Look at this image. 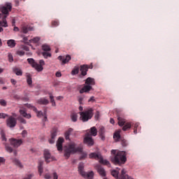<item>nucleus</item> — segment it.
Listing matches in <instances>:
<instances>
[{
  "instance_id": "nucleus-29",
  "label": "nucleus",
  "mask_w": 179,
  "mask_h": 179,
  "mask_svg": "<svg viewBox=\"0 0 179 179\" xmlns=\"http://www.w3.org/2000/svg\"><path fill=\"white\" fill-rule=\"evenodd\" d=\"M34 111L36 113V115L38 118L44 117V113H43V111L37 110V108H34Z\"/></svg>"
},
{
  "instance_id": "nucleus-10",
  "label": "nucleus",
  "mask_w": 179,
  "mask_h": 179,
  "mask_svg": "<svg viewBox=\"0 0 179 179\" xmlns=\"http://www.w3.org/2000/svg\"><path fill=\"white\" fill-rule=\"evenodd\" d=\"M83 142L85 145H87V146H93V145H94V140H93L90 133L85 134Z\"/></svg>"
},
{
  "instance_id": "nucleus-19",
  "label": "nucleus",
  "mask_w": 179,
  "mask_h": 179,
  "mask_svg": "<svg viewBox=\"0 0 179 179\" xmlns=\"http://www.w3.org/2000/svg\"><path fill=\"white\" fill-rule=\"evenodd\" d=\"M93 87L90 85H85L83 86V87L80 90V94H83V93H89L90 90H92Z\"/></svg>"
},
{
  "instance_id": "nucleus-34",
  "label": "nucleus",
  "mask_w": 179,
  "mask_h": 179,
  "mask_svg": "<svg viewBox=\"0 0 179 179\" xmlns=\"http://www.w3.org/2000/svg\"><path fill=\"white\" fill-rule=\"evenodd\" d=\"M139 129V123L136 122L134 125V134L136 135L138 134V130Z\"/></svg>"
},
{
  "instance_id": "nucleus-8",
  "label": "nucleus",
  "mask_w": 179,
  "mask_h": 179,
  "mask_svg": "<svg viewBox=\"0 0 179 179\" xmlns=\"http://www.w3.org/2000/svg\"><path fill=\"white\" fill-rule=\"evenodd\" d=\"M79 114L80 115V120L83 121V122H87L88 120H92V117H93V113H92V110L80 112Z\"/></svg>"
},
{
  "instance_id": "nucleus-25",
  "label": "nucleus",
  "mask_w": 179,
  "mask_h": 179,
  "mask_svg": "<svg viewBox=\"0 0 179 179\" xmlns=\"http://www.w3.org/2000/svg\"><path fill=\"white\" fill-rule=\"evenodd\" d=\"M14 73H15V75H17V76H22V75H23V71H22V69L17 68V67H15L13 69Z\"/></svg>"
},
{
  "instance_id": "nucleus-53",
  "label": "nucleus",
  "mask_w": 179,
  "mask_h": 179,
  "mask_svg": "<svg viewBox=\"0 0 179 179\" xmlns=\"http://www.w3.org/2000/svg\"><path fill=\"white\" fill-rule=\"evenodd\" d=\"M1 139L4 142H6V137L5 136V134L4 133H1Z\"/></svg>"
},
{
  "instance_id": "nucleus-54",
  "label": "nucleus",
  "mask_w": 179,
  "mask_h": 179,
  "mask_svg": "<svg viewBox=\"0 0 179 179\" xmlns=\"http://www.w3.org/2000/svg\"><path fill=\"white\" fill-rule=\"evenodd\" d=\"M50 102L51 103H55V100L54 99V96H52V94H50Z\"/></svg>"
},
{
  "instance_id": "nucleus-23",
  "label": "nucleus",
  "mask_w": 179,
  "mask_h": 179,
  "mask_svg": "<svg viewBox=\"0 0 179 179\" xmlns=\"http://www.w3.org/2000/svg\"><path fill=\"white\" fill-rule=\"evenodd\" d=\"M4 145H5L6 150L7 152H8V153H12V152H13L14 156H17V151L13 150V148H12V147H10V145H9L7 144V143H5Z\"/></svg>"
},
{
  "instance_id": "nucleus-18",
  "label": "nucleus",
  "mask_w": 179,
  "mask_h": 179,
  "mask_svg": "<svg viewBox=\"0 0 179 179\" xmlns=\"http://www.w3.org/2000/svg\"><path fill=\"white\" fill-rule=\"evenodd\" d=\"M64 143V138L59 137L57 142L56 146L59 152H62V144Z\"/></svg>"
},
{
  "instance_id": "nucleus-55",
  "label": "nucleus",
  "mask_w": 179,
  "mask_h": 179,
  "mask_svg": "<svg viewBox=\"0 0 179 179\" xmlns=\"http://www.w3.org/2000/svg\"><path fill=\"white\" fill-rule=\"evenodd\" d=\"M8 117V115L5 113H0V118H6Z\"/></svg>"
},
{
  "instance_id": "nucleus-58",
  "label": "nucleus",
  "mask_w": 179,
  "mask_h": 179,
  "mask_svg": "<svg viewBox=\"0 0 179 179\" xmlns=\"http://www.w3.org/2000/svg\"><path fill=\"white\" fill-rule=\"evenodd\" d=\"M52 177L53 179H58V175L57 174V173H53Z\"/></svg>"
},
{
  "instance_id": "nucleus-60",
  "label": "nucleus",
  "mask_w": 179,
  "mask_h": 179,
  "mask_svg": "<svg viewBox=\"0 0 179 179\" xmlns=\"http://www.w3.org/2000/svg\"><path fill=\"white\" fill-rule=\"evenodd\" d=\"M44 178L50 179V178H51V176H50V174L47 173L45 175Z\"/></svg>"
},
{
  "instance_id": "nucleus-57",
  "label": "nucleus",
  "mask_w": 179,
  "mask_h": 179,
  "mask_svg": "<svg viewBox=\"0 0 179 179\" xmlns=\"http://www.w3.org/2000/svg\"><path fill=\"white\" fill-rule=\"evenodd\" d=\"M10 82H11L12 85H13L14 86H15V85H16V83H17V81H16L15 79H13V78H12V79L10 80Z\"/></svg>"
},
{
  "instance_id": "nucleus-48",
  "label": "nucleus",
  "mask_w": 179,
  "mask_h": 179,
  "mask_svg": "<svg viewBox=\"0 0 179 179\" xmlns=\"http://www.w3.org/2000/svg\"><path fill=\"white\" fill-rule=\"evenodd\" d=\"M0 104L1 106H3V107L6 106V101H5L4 99L0 100Z\"/></svg>"
},
{
  "instance_id": "nucleus-21",
  "label": "nucleus",
  "mask_w": 179,
  "mask_h": 179,
  "mask_svg": "<svg viewBox=\"0 0 179 179\" xmlns=\"http://www.w3.org/2000/svg\"><path fill=\"white\" fill-rule=\"evenodd\" d=\"M96 170L99 174L101 176V177H106V170H104V168H102L101 165L96 166Z\"/></svg>"
},
{
  "instance_id": "nucleus-63",
  "label": "nucleus",
  "mask_w": 179,
  "mask_h": 179,
  "mask_svg": "<svg viewBox=\"0 0 179 179\" xmlns=\"http://www.w3.org/2000/svg\"><path fill=\"white\" fill-rule=\"evenodd\" d=\"M110 124H114L115 123L114 119L110 118Z\"/></svg>"
},
{
  "instance_id": "nucleus-35",
  "label": "nucleus",
  "mask_w": 179,
  "mask_h": 179,
  "mask_svg": "<svg viewBox=\"0 0 179 179\" xmlns=\"http://www.w3.org/2000/svg\"><path fill=\"white\" fill-rule=\"evenodd\" d=\"M42 50L45 52L51 51V48H50V45L47 44H44L42 45Z\"/></svg>"
},
{
  "instance_id": "nucleus-36",
  "label": "nucleus",
  "mask_w": 179,
  "mask_h": 179,
  "mask_svg": "<svg viewBox=\"0 0 179 179\" xmlns=\"http://www.w3.org/2000/svg\"><path fill=\"white\" fill-rule=\"evenodd\" d=\"M121 130H117V131L115 132L113 135V138H116L117 139H120L121 138Z\"/></svg>"
},
{
  "instance_id": "nucleus-28",
  "label": "nucleus",
  "mask_w": 179,
  "mask_h": 179,
  "mask_svg": "<svg viewBox=\"0 0 179 179\" xmlns=\"http://www.w3.org/2000/svg\"><path fill=\"white\" fill-rule=\"evenodd\" d=\"M7 45H8V47H10V48H14V47L16 46V43L15 42V40L10 39V40H8V41H7Z\"/></svg>"
},
{
  "instance_id": "nucleus-31",
  "label": "nucleus",
  "mask_w": 179,
  "mask_h": 179,
  "mask_svg": "<svg viewBox=\"0 0 179 179\" xmlns=\"http://www.w3.org/2000/svg\"><path fill=\"white\" fill-rule=\"evenodd\" d=\"M13 163H14V164H15V166L20 167V169H22L23 167V165H22V163H20V161H19V159H17L16 158L13 159Z\"/></svg>"
},
{
  "instance_id": "nucleus-40",
  "label": "nucleus",
  "mask_w": 179,
  "mask_h": 179,
  "mask_svg": "<svg viewBox=\"0 0 179 179\" xmlns=\"http://www.w3.org/2000/svg\"><path fill=\"white\" fill-rule=\"evenodd\" d=\"M17 120L21 124H27V122L26 121V119H24L20 116L17 117Z\"/></svg>"
},
{
  "instance_id": "nucleus-46",
  "label": "nucleus",
  "mask_w": 179,
  "mask_h": 179,
  "mask_svg": "<svg viewBox=\"0 0 179 179\" xmlns=\"http://www.w3.org/2000/svg\"><path fill=\"white\" fill-rule=\"evenodd\" d=\"M17 55H20V57H23V55H24V51L18 50V51H17Z\"/></svg>"
},
{
  "instance_id": "nucleus-22",
  "label": "nucleus",
  "mask_w": 179,
  "mask_h": 179,
  "mask_svg": "<svg viewBox=\"0 0 179 179\" xmlns=\"http://www.w3.org/2000/svg\"><path fill=\"white\" fill-rule=\"evenodd\" d=\"M95 82H94V78H92L90 77H88L86 80H85V85H87V86H91V87L92 86H94L95 85Z\"/></svg>"
},
{
  "instance_id": "nucleus-6",
  "label": "nucleus",
  "mask_w": 179,
  "mask_h": 179,
  "mask_svg": "<svg viewBox=\"0 0 179 179\" xmlns=\"http://www.w3.org/2000/svg\"><path fill=\"white\" fill-rule=\"evenodd\" d=\"M117 124L119 127H123L122 131H128V129H131L132 127V124L131 122H127V120L122 117H117Z\"/></svg>"
},
{
  "instance_id": "nucleus-9",
  "label": "nucleus",
  "mask_w": 179,
  "mask_h": 179,
  "mask_svg": "<svg viewBox=\"0 0 179 179\" xmlns=\"http://www.w3.org/2000/svg\"><path fill=\"white\" fill-rule=\"evenodd\" d=\"M17 124V120L13 116H10L6 120V125L8 128H15Z\"/></svg>"
},
{
  "instance_id": "nucleus-38",
  "label": "nucleus",
  "mask_w": 179,
  "mask_h": 179,
  "mask_svg": "<svg viewBox=\"0 0 179 179\" xmlns=\"http://www.w3.org/2000/svg\"><path fill=\"white\" fill-rule=\"evenodd\" d=\"M27 82L29 86H31V84L33 83V80H31V76H30V75H28L27 76Z\"/></svg>"
},
{
  "instance_id": "nucleus-5",
  "label": "nucleus",
  "mask_w": 179,
  "mask_h": 179,
  "mask_svg": "<svg viewBox=\"0 0 179 179\" xmlns=\"http://www.w3.org/2000/svg\"><path fill=\"white\" fill-rule=\"evenodd\" d=\"M90 159H95V160H99V162L101 164L108 166V167H110L111 165L110 162H108L107 159H103V156H101V153L100 152H92L90 154Z\"/></svg>"
},
{
  "instance_id": "nucleus-47",
  "label": "nucleus",
  "mask_w": 179,
  "mask_h": 179,
  "mask_svg": "<svg viewBox=\"0 0 179 179\" xmlns=\"http://www.w3.org/2000/svg\"><path fill=\"white\" fill-rule=\"evenodd\" d=\"M121 145L123 146V148H125V146L128 145V142H127V140H122Z\"/></svg>"
},
{
  "instance_id": "nucleus-1",
  "label": "nucleus",
  "mask_w": 179,
  "mask_h": 179,
  "mask_svg": "<svg viewBox=\"0 0 179 179\" xmlns=\"http://www.w3.org/2000/svg\"><path fill=\"white\" fill-rule=\"evenodd\" d=\"M0 33L3 31V27H8V21L6 18L9 16V12L12 11V3L7 2L5 5L0 6Z\"/></svg>"
},
{
  "instance_id": "nucleus-49",
  "label": "nucleus",
  "mask_w": 179,
  "mask_h": 179,
  "mask_svg": "<svg viewBox=\"0 0 179 179\" xmlns=\"http://www.w3.org/2000/svg\"><path fill=\"white\" fill-rule=\"evenodd\" d=\"M33 43H38L40 41V37H35L32 39Z\"/></svg>"
},
{
  "instance_id": "nucleus-7",
  "label": "nucleus",
  "mask_w": 179,
  "mask_h": 179,
  "mask_svg": "<svg viewBox=\"0 0 179 179\" xmlns=\"http://www.w3.org/2000/svg\"><path fill=\"white\" fill-rule=\"evenodd\" d=\"M83 169H85V165L83 164V163H80L78 165V171L80 176L84 177V178H90V179L93 178L94 176V173H93V171H90L89 173L85 172L83 171Z\"/></svg>"
},
{
  "instance_id": "nucleus-39",
  "label": "nucleus",
  "mask_w": 179,
  "mask_h": 179,
  "mask_svg": "<svg viewBox=\"0 0 179 179\" xmlns=\"http://www.w3.org/2000/svg\"><path fill=\"white\" fill-rule=\"evenodd\" d=\"M118 174L119 172L117 170H113L111 171V175L115 178H118Z\"/></svg>"
},
{
  "instance_id": "nucleus-15",
  "label": "nucleus",
  "mask_w": 179,
  "mask_h": 179,
  "mask_svg": "<svg viewBox=\"0 0 179 179\" xmlns=\"http://www.w3.org/2000/svg\"><path fill=\"white\" fill-rule=\"evenodd\" d=\"M43 155L46 163H50V162H52V158L51 157V153L50 152V150H44Z\"/></svg>"
},
{
  "instance_id": "nucleus-14",
  "label": "nucleus",
  "mask_w": 179,
  "mask_h": 179,
  "mask_svg": "<svg viewBox=\"0 0 179 179\" xmlns=\"http://www.w3.org/2000/svg\"><path fill=\"white\" fill-rule=\"evenodd\" d=\"M57 59L62 61V65H65V64H68L71 61V55H67L66 56H59Z\"/></svg>"
},
{
  "instance_id": "nucleus-59",
  "label": "nucleus",
  "mask_w": 179,
  "mask_h": 179,
  "mask_svg": "<svg viewBox=\"0 0 179 179\" xmlns=\"http://www.w3.org/2000/svg\"><path fill=\"white\" fill-rule=\"evenodd\" d=\"M22 134L23 138H24V136H26V135H27V131L23 130Z\"/></svg>"
},
{
  "instance_id": "nucleus-16",
  "label": "nucleus",
  "mask_w": 179,
  "mask_h": 179,
  "mask_svg": "<svg viewBox=\"0 0 179 179\" xmlns=\"http://www.w3.org/2000/svg\"><path fill=\"white\" fill-rule=\"evenodd\" d=\"M58 133V130L57 129H53L51 132V139H49V143H55V137L57 136V134Z\"/></svg>"
},
{
  "instance_id": "nucleus-52",
  "label": "nucleus",
  "mask_w": 179,
  "mask_h": 179,
  "mask_svg": "<svg viewBox=\"0 0 179 179\" xmlns=\"http://www.w3.org/2000/svg\"><path fill=\"white\" fill-rule=\"evenodd\" d=\"M83 99H85V97H83V96H79V97H78V103H79L80 104H82V103H83Z\"/></svg>"
},
{
  "instance_id": "nucleus-41",
  "label": "nucleus",
  "mask_w": 179,
  "mask_h": 179,
  "mask_svg": "<svg viewBox=\"0 0 179 179\" xmlns=\"http://www.w3.org/2000/svg\"><path fill=\"white\" fill-rule=\"evenodd\" d=\"M24 106L25 107H27V108H31V110H33V111H34V108H36V106H33V105L30 103H25L24 104Z\"/></svg>"
},
{
  "instance_id": "nucleus-50",
  "label": "nucleus",
  "mask_w": 179,
  "mask_h": 179,
  "mask_svg": "<svg viewBox=\"0 0 179 179\" xmlns=\"http://www.w3.org/2000/svg\"><path fill=\"white\" fill-rule=\"evenodd\" d=\"M5 162H6V159L4 157H0V166L1 164H3Z\"/></svg>"
},
{
  "instance_id": "nucleus-11",
  "label": "nucleus",
  "mask_w": 179,
  "mask_h": 179,
  "mask_svg": "<svg viewBox=\"0 0 179 179\" xmlns=\"http://www.w3.org/2000/svg\"><path fill=\"white\" fill-rule=\"evenodd\" d=\"M19 113L20 115L24 117V118H27V120L31 118V114L27 113V109L24 106H20Z\"/></svg>"
},
{
  "instance_id": "nucleus-44",
  "label": "nucleus",
  "mask_w": 179,
  "mask_h": 179,
  "mask_svg": "<svg viewBox=\"0 0 179 179\" xmlns=\"http://www.w3.org/2000/svg\"><path fill=\"white\" fill-rule=\"evenodd\" d=\"M8 58L9 62H13V56L12 55L11 53H8Z\"/></svg>"
},
{
  "instance_id": "nucleus-62",
  "label": "nucleus",
  "mask_w": 179,
  "mask_h": 179,
  "mask_svg": "<svg viewBox=\"0 0 179 179\" xmlns=\"http://www.w3.org/2000/svg\"><path fill=\"white\" fill-rule=\"evenodd\" d=\"M13 30L14 31H19V27H15Z\"/></svg>"
},
{
  "instance_id": "nucleus-12",
  "label": "nucleus",
  "mask_w": 179,
  "mask_h": 179,
  "mask_svg": "<svg viewBox=\"0 0 179 179\" xmlns=\"http://www.w3.org/2000/svg\"><path fill=\"white\" fill-rule=\"evenodd\" d=\"M21 33H24V34H27L29 31H34V27L27 25V24H22L20 27Z\"/></svg>"
},
{
  "instance_id": "nucleus-37",
  "label": "nucleus",
  "mask_w": 179,
  "mask_h": 179,
  "mask_svg": "<svg viewBox=\"0 0 179 179\" xmlns=\"http://www.w3.org/2000/svg\"><path fill=\"white\" fill-rule=\"evenodd\" d=\"M42 55L44 58L47 59V58H51V53L48 52H42Z\"/></svg>"
},
{
  "instance_id": "nucleus-13",
  "label": "nucleus",
  "mask_w": 179,
  "mask_h": 179,
  "mask_svg": "<svg viewBox=\"0 0 179 179\" xmlns=\"http://www.w3.org/2000/svg\"><path fill=\"white\" fill-rule=\"evenodd\" d=\"M10 143L13 148H17L22 143H23V140L22 139H16V138H10Z\"/></svg>"
},
{
  "instance_id": "nucleus-30",
  "label": "nucleus",
  "mask_w": 179,
  "mask_h": 179,
  "mask_svg": "<svg viewBox=\"0 0 179 179\" xmlns=\"http://www.w3.org/2000/svg\"><path fill=\"white\" fill-rule=\"evenodd\" d=\"M121 177L122 179H132L131 178V177H129V176H128V174H127V173L125 172V170L122 169L121 171Z\"/></svg>"
},
{
  "instance_id": "nucleus-2",
  "label": "nucleus",
  "mask_w": 179,
  "mask_h": 179,
  "mask_svg": "<svg viewBox=\"0 0 179 179\" xmlns=\"http://www.w3.org/2000/svg\"><path fill=\"white\" fill-rule=\"evenodd\" d=\"M111 155H113V157H111V162L113 164H125L127 162V152L125 151H117V150H112Z\"/></svg>"
},
{
  "instance_id": "nucleus-3",
  "label": "nucleus",
  "mask_w": 179,
  "mask_h": 179,
  "mask_svg": "<svg viewBox=\"0 0 179 179\" xmlns=\"http://www.w3.org/2000/svg\"><path fill=\"white\" fill-rule=\"evenodd\" d=\"M82 153L83 152V148L82 145L77 146L76 143H71L64 150V156L69 159L71 155H74L76 152Z\"/></svg>"
},
{
  "instance_id": "nucleus-24",
  "label": "nucleus",
  "mask_w": 179,
  "mask_h": 179,
  "mask_svg": "<svg viewBox=\"0 0 179 179\" xmlns=\"http://www.w3.org/2000/svg\"><path fill=\"white\" fill-rule=\"evenodd\" d=\"M87 134H90L91 136H97V129L95 127H91L90 129V132Z\"/></svg>"
},
{
  "instance_id": "nucleus-32",
  "label": "nucleus",
  "mask_w": 179,
  "mask_h": 179,
  "mask_svg": "<svg viewBox=\"0 0 179 179\" xmlns=\"http://www.w3.org/2000/svg\"><path fill=\"white\" fill-rule=\"evenodd\" d=\"M71 121H73V122H76V121H78V113H72L71 114Z\"/></svg>"
},
{
  "instance_id": "nucleus-26",
  "label": "nucleus",
  "mask_w": 179,
  "mask_h": 179,
  "mask_svg": "<svg viewBox=\"0 0 179 179\" xmlns=\"http://www.w3.org/2000/svg\"><path fill=\"white\" fill-rule=\"evenodd\" d=\"M72 132H73V129L72 128H69L64 134L65 138L66 141L69 140V136L71 135V134H72Z\"/></svg>"
},
{
  "instance_id": "nucleus-17",
  "label": "nucleus",
  "mask_w": 179,
  "mask_h": 179,
  "mask_svg": "<svg viewBox=\"0 0 179 179\" xmlns=\"http://www.w3.org/2000/svg\"><path fill=\"white\" fill-rule=\"evenodd\" d=\"M89 69V66L87 64H83L80 66V71H81V75L83 76H86L87 75V71Z\"/></svg>"
},
{
  "instance_id": "nucleus-45",
  "label": "nucleus",
  "mask_w": 179,
  "mask_h": 179,
  "mask_svg": "<svg viewBox=\"0 0 179 179\" xmlns=\"http://www.w3.org/2000/svg\"><path fill=\"white\" fill-rule=\"evenodd\" d=\"M43 117H44L43 120V122H45L48 121V119L47 118V110L44 111Z\"/></svg>"
},
{
  "instance_id": "nucleus-4",
  "label": "nucleus",
  "mask_w": 179,
  "mask_h": 179,
  "mask_svg": "<svg viewBox=\"0 0 179 179\" xmlns=\"http://www.w3.org/2000/svg\"><path fill=\"white\" fill-rule=\"evenodd\" d=\"M27 62L29 64V65L32 66V68H34V69H36V71H37L38 72H41V71L44 69L43 66L45 65V62H44L43 59L39 60V64L36 62V61H34V59L33 58L27 59Z\"/></svg>"
},
{
  "instance_id": "nucleus-64",
  "label": "nucleus",
  "mask_w": 179,
  "mask_h": 179,
  "mask_svg": "<svg viewBox=\"0 0 179 179\" xmlns=\"http://www.w3.org/2000/svg\"><path fill=\"white\" fill-rule=\"evenodd\" d=\"M13 98L15 99L16 100H18V99H20V97H19L17 95H14Z\"/></svg>"
},
{
  "instance_id": "nucleus-42",
  "label": "nucleus",
  "mask_w": 179,
  "mask_h": 179,
  "mask_svg": "<svg viewBox=\"0 0 179 179\" xmlns=\"http://www.w3.org/2000/svg\"><path fill=\"white\" fill-rule=\"evenodd\" d=\"M34 177V173H27L24 179H31Z\"/></svg>"
},
{
  "instance_id": "nucleus-43",
  "label": "nucleus",
  "mask_w": 179,
  "mask_h": 179,
  "mask_svg": "<svg viewBox=\"0 0 179 179\" xmlns=\"http://www.w3.org/2000/svg\"><path fill=\"white\" fill-rule=\"evenodd\" d=\"M59 25V22H58L57 20H53L52 21V26L53 27H57V26Z\"/></svg>"
},
{
  "instance_id": "nucleus-61",
  "label": "nucleus",
  "mask_w": 179,
  "mask_h": 179,
  "mask_svg": "<svg viewBox=\"0 0 179 179\" xmlns=\"http://www.w3.org/2000/svg\"><path fill=\"white\" fill-rule=\"evenodd\" d=\"M94 96H91L90 99L88 100V101L90 103V101H94Z\"/></svg>"
},
{
  "instance_id": "nucleus-56",
  "label": "nucleus",
  "mask_w": 179,
  "mask_h": 179,
  "mask_svg": "<svg viewBox=\"0 0 179 179\" xmlns=\"http://www.w3.org/2000/svg\"><path fill=\"white\" fill-rule=\"evenodd\" d=\"M55 75L57 78H61L62 76V74L59 71H57Z\"/></svg>"
},
{
  "instance_id": "nucleus-33",
  "label": "nucleus",
  "mask_w": 179,
  "mask_h": 179,
  "mask_svg": "<svg viewBox=\"0 0 179 179\" xmlns=\"http://www.w3.org/2000/svg\"><path fill=\"white\" fill-rule=\"evenodd\" d=\"M79 73V66H76L71 71V75H78Z\"/></svg>"
},
{
  "instance_id": "nucleus-20",
  "label": "nucleus",
  "mask_w": 179,
  "mask_h": 179,
  "mask_svg": "<svg viewBox=\"0 0 179 179\" xmlns=\"http://www.w3.org/2000/svg\"><path fill=\"white\" fill-rule=\"evenodd\" d=\"M36 103L41 106H47L48 104H50V101L45 98H41L36 101Z\"/></svg>"
},
{
  "instance_id": "nucleus-27",
  "label": "nucleus",
  "mask_w": 179,
  "mask_h": 179,
  "mask_svg": "<svg viewBox=\"0 0 179 179\" xmlns=\"http://www.w3.org/2000/svg\"><path fill=\"white\" fill-rule=\"evenodd\" d=\"M43 164H44L43 162H38V174L39 176H41V174H43Z\"/></svg>"
},
{
  "instance_id": "nucleus-51",
  "label": "nucleus",
  "mask_w": 179,
  "mask_h": 179,
  "mask_svg": "<svg viewBox=\"0 0 179 179\" xmlns=\"http://www.w3.org/2000/svg\"><path fill=\"white\" fill-rule=\"evenodd\" d=\"M99 135H104V127H100Z\"/></svg>"
}]
</instances>
